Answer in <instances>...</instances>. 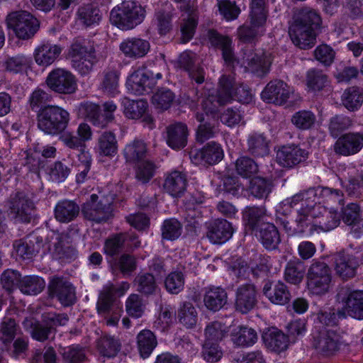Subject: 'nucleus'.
Instances as JSON below:
<instances>
[{
	"mask_svg": "<svg viewBox=\"0 0 363 363\" xmlns=\"http://www.w3.org/2000/svg\"><path fill=\"white\" fill-rule=\"evenodd\" d=\"M60 139L71 150L72 153L69 154V157L79 158L89 157V152L85 151L86 146L81 139L68 134L62 135Z\"/></svg>",
	"mask_w": 363,
	"mask_h": 363,
	"instance_id": "obj_51",
	"label": "nucleus"
},
{
	"mask_svg": "<svg viewBox=\"0 0 363 363\" xmlns=\"http://www.w3.org/2000/svg\"><path fill=\"white\" fill-rule=\"evenodd\" d=\"M305 272V266L301 261L290 260L285 267L284 278L288 283L298 285L303 281Z\"/></svg>",
	"mask_w": 363,
	"mask_h": 363,
	"instance_id": "obj_40",
	"label": "nucleus"
},
{
	"mask_svg": "<svg viewBox=\"0 0 363 363\" xmlns=\"http://www.w3.org/2000/svg\"><path fill=\"white\" fill-rule=\"evenodd\" d=\"M263 341L269 350L280 352L288 347V337L281 331H270L262 335Z\"/></svg>",
	"mask_w": 363,
	"mask_h": 363,
	"instance_id": "obj_45",
	"label": "nucleus"
},
{
	"mask_svg": "<svg viewBox=\"0 0 363 363\" xmlns=\"http://www.w3.org/2000/svg\"><path fill=\"white\" fill-rule=\"evenodd\" d=\"M187 125L182 122H176L167 127V143L172 149L184 148L187 143Z\"/></svg>",
	"mask_w": 363,
	"mask_h": 363,
	"instance_id": "obj_23",
	"label": "nucleus"
},
{
	"mask_svg": "<svg viewBox=\"0 0 363 363\" xmlns=\"http://www.w3.org/2000/svg\"><path fill=\"white\" fill-rule=\"evenodd\" d=\"M46 83L52 91L64 94H73L77 88L75 77L69 71L62 68L50 72Z\"/></svg>",
	"mask_w": 363,
	"mask_h": 363,
	"instance_id": "obj_11",
	"label": "nucleus"
},
{
	"mask_svg": "<svg viewBox=\"0 0 363 363\" xmlns=\"http://www.w3.org/2000/svg\"><path fill=\"white\" fill-rule=\"evenodd\" d=\"M208 38L213 47L222 50L225 62L229 65H233L236 60L232 48V40L228 36L222 35L213 29L208 31Z\"/></svg>",
	"mask_w": 363,
	"mask_h": 363,
	"instance_id": "obj_25",
	"label": "nucleus"
},
{
	"mask_svg": "<svg viewBox=\"0 0 363 363\" xmlns=\"http://www.w3.org/2000/svg\"><path fill=\"white\" fill-rule=\"evenodd\" d=\"M233 233L231 223L225 219H216L208 224L206 236L212 243L221 244L228 240Z\"/></svg>",
	"mask_w": 363,
	"mask_h": 363,
	"instance_id": "obj_18",
	"label": "nucleus"
},
{
	"mask_svg": "<svg viewBox=\"0 0 363 363\" xmlns=\"http://www.w3.org/2000/svg\"><path fill=\"white\" fill-rule=\"evenodd\" d=\"M45 286V282L43 278L30 275L22 277L19 289L23 294L35 295L40 293Z\"/></svg>",
	"mask_w": 363,
	"mask_h": 363,
	"instance_id": "obj_49",
	"label": "nucleus"
},
{
	"mask_svg": "<svg viewBox=\"0 0 363 363\" xmlns=\"http://www.w3.org/2000/svg\"><path fill=\"white\" fill-rule=\"evenodd\" d=\"M61 52L62 48L60 46L45 43L35 49V60L38 65L46 67L53 63Z\"/></svg>",
	"mask_w": 363,
	"mask_h": 363,
	"instance_id": "obj_31",
	"label": "nucleus"
},
{
	"mask_svg": "<svg viewBox=\"0 0 363 363\" xmlns=\"http://www.w3.org/2000/svg\"><path fill=\"white\" fill-rule=\"evenodd\" d=\"M316 216L315 223L313 225L318 226L320 229L324 231H329L335 228L340 222V217L336 211L328 210V208L322 206V208L318 211Z\"/></svg>",
	"mask_w": 363,
	"mask_h": 363,
	"instance_id": "obj_35",
	"label": "nucleus"
},
{
	"mask_svg": "<svg viewBox=\"0 0 363 363\" xmlns=\"http://www.w3.org/2000/svg\"><path fill=\"white\" fill-rule=\"evenodd\" d=\"M228 295L225 289L220 287H210L205 293L203 302L211 311H218L227 303Z\"/></svg>",
	"mask_w": 363,
	"mask_h": 363,
	"instance_id": "obj_32",
	"label": "nucleus"
},
{
	"mask_svg": "<svg viewBox=\"0 0 363 363\" xmlns=\"http://www.w3.org/2000/svg\"><path fill=\"white\" fill-rule=\"evenodd\" d=\"M174 93L167 89H160L152 96V104L157 109L165 111L168 109L174 100Z\"/></svg>",
	"mask_w": 363,
	"mask_h": 363,
	"instance_id": "obj_64",
	"label": "nucleus"
},
{
	"mask_svg": "<svg viewBox=\"0 0 363 363\" xmlns=\"http://www.w3.org/2000/svg\"><path fill=\"white\" fill-rule=\"evenodd\" d=\"M80 208L74 201L62 200L54 209L55 219L60 223H67L74 220L79 213Z\"/></svg>",
	"mask_w": 363,
	"mask_h": 363,
	"instance_id": "obj_30",
	"label": "nucleus"
},
{
	"mask_svg": "<svg viewBox=\"0 0 363 363\" xmlns=\"http://www.w3.org/2000/svg\"><path fill=\"white\" fill-rule=\"evenodd\" d=\"M79 115L86 118L93 125L99 128H104L106 125L107 121L101 114L99 106L91 102H84L79 106Z\"/></svg>",
	"mask_w": 363,
	"mask_h": 363,
	"instance_id": "obj_33",
	"label": "nucleus"
},
{
	"mask_svg": "<svg viewBox=\"0 0 363 363\" xmlns=\"http://www.w3.org/2000/svg\"><path fill=\"white\" fill-rule=\"evenodd\" d=\"M184 11L181 23L182 41L185 43L189 41L194 36L195 29L198 24V15L194 6L190 4L181 6Z\"/></svg>",
	"mask_w": 363,
	"mask_h": 363,
	"instance_id": "obj_19",
	"label": "nucleus"
},
{
	"mask_svg": "<svg viewBox=\"0 0 363 363\" xmlns=\"http://www.w3.org/2000/svg\"><path fill=\"white\" fill-rule=\"evenodd\" d=\"M126 86L133 93L137 95L143 94L153 86V82H149L148 77L145 76V70L138 69L128 77Z\"/></svg>",
	"mask_w": 363,
	"mask_h": 363,
	"instance_id": "obj_34",
	"label": "nucleus"
},
{
	"mask_svg": "<svg viewBox=\"0 0 363 363\" xmlns=\"http://www.w3.org/2000/svg\"><path fill=\"white\" fill-rule=\"evenodd\" d=\"M363 147V133H348L340 136L334 145L335 152L350 156L360 151Z\"/></svg>",
	"mask_w": 363,
	"mask_h": 363,
	"instance_id": "obj_17",
	"label": "nucleus"
},
{
	"mask_svg": "<svg viewBox=\"0 0 363 363\" xmlns=\"http://www.w3.org/2000/svg\"><path fill=\"white\" fill-rule=\"evenodd\" d=\"M137 346L140 355L146 359L157 345L155 335L150 330H143L137 335Z\"/></svg>",
	"mask_w": 363,
	"mask_h": 363,
	"instance_id": "obj_36",
	"label": "nucleus"
},
{
	"mask_svg": "<svg viewBox=\"0 0 363 363\" xmlns=\"http://www.w3.org/2000/svg\"><path fill=\"white\" fill-rule=\"evenodd\" d=\"M344 106L349 111L358 109L363 102L362 90L357 86L347 89L342 96Z\"/></svg>",
	"mask_w": 363,
	"mask_h": 363,
	"instance_id": "obj_48",
	"label": "nucleus"
},
{
	"mask_svg": "<svg viewBox=\"0 0 363 363\" xmlns=\"http://www.w3.org/2000/svg\"><path fill=\"white\" fill-rule=\"evenodd\" d=\"M291 123L298 130L312 128L316 121L315 114L310 111L302 110L296 112L291 118Z\"/></svg>",
	"mask_w": 363,
	"mask_h": 363,
	"instance_id": "obj_53",
	"label": "nucleus"
},
{
	"mask_svg": "<svg viewBox=\"0 0 363 363\" xmlns=\"http://www.w3.org/2000/svg\"><path fill=\"white\" fill-rule=\"evenodd\" d=\"M352 125V120L350 117L340 114L330 118L328 128L331 135L337 138Z\"/></svg>",
	"mask_w": 363,
	"mask_h": 363,
	"instance_id": "obj_60",
	"label": "nucleus"
},
{
	"mask_svg": "<svg viewBox=\"0 0 363 363\" xmlns=\"http://www.w3.org/2000/svg\"><path fill=\"white\" fill-rule=\"evenodd\" d=\"M145 11L133 1H124L118 9H113L110 14L113 24L123 30L132 29L144 19Z\"/></svg>",
	"mask_w": 363,
	"mask_h": 363,
	"instance_id": "obj_4",
	"label": "nucleus"
},
{
	"mask_svg": "<svg viewBox=\"0 0 363 363\" xmlns=\"http://www.w3.org/2000/svg\"><path fill=\"white\" fill-rule=\"evenodd\" d=\"M262 291L269 300L275 304L284 305L291 298L288 287L282 281H278L273 286L271 281H267L264 284Z\"/></svg>",
	"mask_w": 363,
	"mask_h": 363,
	"instance_id": "obj_28",
	"label": "nucleus"
},
{
	"mask_svg": "<svg viewBox=\"0 0 363 363\" xmlns=\"http://www.w3.org/2000/svg\"><path fill=\"white\" fill-rule=\"evenodd\" d=\"M306 84L310 89L320 91L328 85V76L320 69H310L306 74Z\"/></svg>",
	"mask_w": 363,
	"mask_h": 363,
	"instance_id": "obj_62",
	"label": "nucleus"
},
{
	"mask_svg": "<svg viewBox=\"0 0 363 363\" xmlns=\"http://www.w3.org/2000/svg\"><path fill=\"white\" fill-rule=\"evenodd\" d=\"M48 290L49 296L57 299L65 307L71 306L77 301L75 287L65 277H51Z\"/></svg>",
	"mask_w": 363,
	"mask_h": 363,
	"instance_id": "obj_8",
	"label": "nucleus"
},
{
	"mask_svg": "<svg viewBox=\"0 0 363 363\" xmlns=\"http://www.w3.org/2000/svg\"><path fill=\"white\" fill-rule=\"evenodd\" d=\"M221 97L217 95H208L202 101V108L205 112L204 116L206 118L213 119L214 121L217 117L219 112V106H224L227 101L220 100Z\"/></svg>",
	"mask_w": 363,
	"mask_h": 363,
	"instance_id": "obj_55",
	"label": "nucleus"
},
{
	"mask_svg": "<svg viewBox=\"0 0 363 363\" xmlns=\"http://www.w3.org/2000/svg\"><path fill=\"white\" fill-rule=\"evenodd\" d=\"M313 345L318 352L323 354H333L339 349L340 336L333 330L322 329L313 337Z\"/></svg>",
	"mask_w": 363,
	"mask_h": 363,
	"instance_id": "obj_15",
	"label": "nucleus"
},
{
	"mask_svg": "<svg viewBox=\"0 0 363 363\" xmlns=\"http://www.w3.org/2000/svg\"><path fill=\"white\" fill-rule=\"evenodd\" d=\"M97 350L104 357L108 358L115 357L121 350L119 340L113 336L105 335L97 340Z\"/></svg>",
	"mask_w": 363,
	"mask_h": 363,
	"instance_id": "obj_44",
	"label": "nucleus"
},
{
	"mask_svg": "<svg viewBox=\"0 0 363 363\" xmlns=\"http://www.w3.org/2000/svg\"><path fill=\"white\" fill-rule=\"evenodd\" d=\"M135 240V238L130 236L128 233H118L109 237L104 244L105 253L111 257L117 255L122 251L125 241Z\"/></svg>",
	"mask_w": 363,
	"mask_h": 363,
	"instance_id": "obj_46",
	"label": "nucleus"
},
{
	"mask_svg": "<svg viewBox=\"0 0 363 363\" xmlns=\"http://www.w3.org/2000/svg\"><path fill=\"white\" fill-rule=\"evenodd\" d=\"M129 286L130 285L128 282H122L121 285L118 286L113 284H109L104 286L99 294V298L110 302L111 301H118L116 299V297L123 296L129 289Z\"/></svg>",
	"mask_w": 363,
	"mask_h": 363,
	"instance_id": "obj_61",
	"label": "nucleus"
},
{
	"mask_svg": "<svg viewBox=\"0 0 363 363\" xmlns=\"http://www.w3.org/2000/svg\"><path fill=\"white\" fill-rule=\"evenodd\" d=\"M7 27L20 39H29L38 31V20L30 13L21 11L9 13L6 19Z\"/></svg>",
	"mask_w": 363,
	"mask_h": 363,
	"instance_id": "obj_6",
	"label": "nucleus"
},
{
	"mask_svg": "<svg viewBox=\"0 0 363 363\" xmlns=\"http://www.w3.org/2000/svg\"><path fill=\"white\" fill-rule=\"evenodd\" d=\"M44 246L43 237L36 232H33L23 239L16 240L13 243L17 255L24 259L32 258Z\"/></svg>",
	"mask_w": 363,
	"mask_h": 363,
	"instance_id": "obj_14",
	"label": "nucleus"
},
{
	"mask_svg": "<svg viewBox=\"0 0 363 363\" xmlns=\"http://www.w3.org/2000/svg\"><path fill=\"white\" fill-rule=\"evenodd\" d=\"M113 271L119 270L124 275H130L137 268V261L134 256L123 254L111 262Z\"/></svg>",
	"mask_w": 363,
	"mask_h": 363,
	"instance_id": "obj_52",
	"label": "nucleus"
},
{
	"mask_svg": "<svg viewBox=\"0 0 363 363\" xmlns=\"http://www.w3.org/2000/svg\"><path fill=\"white\" fill-rule=\"evenodd\" d=\"M293 93L292 89L284 81H270L262 91L261 96L264 101L276 105H284Z\"/></svg>",
	"mask_w": 363,
	"mask_h": 363,
	"instance_id": "obj_12",
	"label": "nucleus"
},
{
	"mask_svg": "<svg viewBox=\"0 0 363 363\" xmlns=\"http://www.w3.org/2000/svg\"><path fill=\"white\" fill-rule=\"evenodd\" d=\"M228 333V328L219 321L208 323L204 330L205 342H216L223 340Z\"/></svg>",
	"mask_w": 363,
	"mask_h": 363,
	"instance_id": "obj_47",
	"label": "nucleus"
},
{
	"mask_svg": "<svg viewBox=\"0 0 363 363\" xmlns=\"http://www.w3.org/2000/svg\"><path fill=\"white\" fill-rule=\"evenodd\" d=\"M123 104L124 113L126 117L131 119L143 118V122L151 127L153 119L150 116L146 114L148 108L146 101L125 99Z\"/></svg>",
	"mask_w": 363,
	"mask_h": 363,
	"instance_id": "obj_22",
	"label": "nucleus"
},
{
	"mask_svg": "<svg viewBox=\"0 0 363 363\" xmlns=\"http://www.w3.org/2000/svg\"><path fill=\"white\" fill-rule=\"evenodd\" d=\"M320 22V16L313 9L303 8L296 11L289 28L293 43L303 50L313 47L316 37L315 29Z\"/></svg>",
	"mask_w": 363,
	"mask_h": 363,
	"instance_id": "obj_1",
	"label": "nucleus"
},
{
	"mask_svg": "<svg viewBox=\"0 0 363 363\" xmlns=\"http://www.w3.org/2000/svg\"><path fill=\"white\" fill-rule=\"evenodd\" d=\"M113 207L111 201L106 198L99 199L93 194L90 199L82 206V213L88 220L101 223L107 221L112 216Z\"/></svg>",
	"mask_w": 363,
	"mask_h": 363,
	"instance_id": "obj_7",
	"label": "nucleus"
},
{
	"mask_svg": "<svg viewBox=\"0 0 363 363\" xmlns=\"http://www.w3.org/2000/svg\"><path fill=\"white\" fill-rule=\"evenodd\" d=\"M196 120L200 122L196 130V140L201 143L214 137L216 134L215 120L206 118L203 113H197Z\"/></svg>",
	"mask_w": 363,
	"mask_h": 363,
	"instance_id": "obj_42",
	"label": "nucleus"
},
{
	"mask_svg": "<svg viewBox=\"0 0 363 363\" xmlns=\"http://www.w3.org/2000/svg\"><path fill=\"white\" fill-rule=\"evenodd\" d=\"M136 178L143 183H147L154 176L156 165L150 160H136Z\"/></svg>",
	"mask_w": 363,
	"mask_h": 363,
	"instance_id": "obj_63",
	"label": "nucleus"
},
{
	"mask_svg": "<svg viewBox=\"0 0 363 363\" xmlns=\"http://www.w3.org/2000/svg\"><path fill=\"white\" fill-rule=\"evenodd\" d=\"M264 26V24L250 20L249 24L246 23L238 28V37L242 43H253L263 35Z\"/></svg>",
	"mask_w": 363,
	"mask_h": 363,
	"instance_id": "obj_38",
	"label": "nucleus"
},
{
	"mask_svg": "<svg viewBox=\"0 0 363 363\" xmlns=\"http://www.w3.org/2000/svg\"><path fill=\"white\" fill-rule=\"evenodd\" d=\"M9 208L12 218L18 222L29 223L33 217L35 206L33 201L23 191L11 195Z\"/></svg>",
	"mask_w": 363,
	"mask_h": 363,
	"instance_id": "obj_9",
	"label": "nucleus"
},
{
	"mask_svg": "<svg viewBox=\"0 0 363 363\" xmlns=\"http://www.w3.org/2000/svg\"><path fill=\"white\" fill-rule=\"evenodd\" d=\"M187 184L185 174L173 171L167 176L163 186L165 191L172 196L181 197L186 189Z\"/></svg>",
	"mask_w": 363,
	"mask_h": 363,
	"instance_id": "obj_29",
	"label": "nucleus"
},
{
	"mask_svg": "<svg viewBox=\"0 0 363 363\" xmlns=\"http://www.w3.org/2000/svg\"><path fill=\"white\" fill-rule=\"evenodd\" d=\"M334 259L336 274L342 279H347L355 275L359 264L354 256L340 252L335 255Z\"/></svg>",
	"mask_w": 363,
	"mask_h": 363,
	"instance_id": "obj_20",
	"label": "nucleus"
},
{
	"mask_svg": "<svg viewBox=\"0 0 363 363\" xmlns=\"http://www.w3.org/2000/svg\"><path fill=\"white\" fill-rule=\"evenodd\" d=\"M259 237L263 246L269 250L277 249L281 242L280 235L276 226L269 223L261 225Z\"/></svg>",
	"mask_w": 363,
	"mask_h": 363,
	"instance_id": "obj_37",
	"label": "nucleus"
},
{
	"mask_svg": "<svg viewBox=\"0 0 363 363\" xmlns=\"http://www.w3.org/2000/svg\"><path fill=\"white\" fill-rule=\"evenodd\" d=\"M196 55L190 51L182 52L179 57V64L189 73L190 78L197 84L204 82V71L199 65L196 64Z\"/></svg>",
	"mask_w": 363,
	"mask_h": 363,
	"instance_id": "obj_27",
	"label": "nucleus"
},
{
	"mask_svg": "<svg viewBox=\"0 0 363 363\" xmlns=\"http://www.w3.org/2000/svg\"><path fill=\"white\" fill-rule=\"evenodd\" d=\"M67 58L72 67L82 75L90 73L94 65L99 60L94 43L85 40H76L71 44Z\"/></svg>",
	"mask_w": 363,
	"mask_h": 363,
	"instance_id": "obj_2",
	"label": "nucleus"
},
{
	"mask_svg": "<svg viewBox=\"0 0 363 363\" xmlns=\"http://www.w3.org/2000/svg\"><path fill=\"white\" fill-rule=\"evenodd\" d=\"M339 298L345 303L347 314L356 319H363V291H352L348 287H342L337 294Z\"/></svg>",
	"mask_w": 363,
	"mask_h": 363,
	"instance_id": "obj_13",
	"label": "nucleus"
},
{
	"mask_svg": "<svg viewBox=\"0 0 363 363\" xmlns=\"http://www.w3.org/2000/svg\"><path fill=\"white\" fill-rule=\"evenodd\" d=\"M96 308L99 314L103 315L107 325L116 326L123 312L120 301H108L98 298Z\"/></svg>",
	"mask_w": 363,
	"mask_h": 363,
	"instance_id": "obj_24",
	"label": "nucleus"
},
{
	"mask_svg": "<svg viewBox=\"0 0 363 363\" xmlns=\"http://www.w3.org/2000/svg\"><path fill=\"white\" fill-rule=\"evenodd\" d=\"M179 322L186 328H193L197 321V312L192 303L184 302L178 311Z\"/></svg>",
	"mask_w": 363,
	"mask_h": 363,
	"instance_id": "obj_59",
	"label": "nucleus"
},
{
	"mask_svg": "<svg viewBox=\"0 0 363 363\" xmlns=\"http://www.w3.org/2000/svg\"><path fill=\"white\" fill-rule=\"evenodd\" d=\"M124 155L126 159H144L151 157L147 145L142 140H134L124 149Z\"/></svg>",
	"mask_w": 363,
	"mask_h": 363,
	"instance_id": "obj_58",
	"label": "nucleus"
},
{
	"mask_svg": "<svg viewBox=\"0 0 363 363\" xmlns=\"http://www.w3.org/2000/svg\"><path fill=\"white\" fill-rule=\"evenodd\" d=\"M78 16L79 19L86 26L98 23L101 18V13L98 7L92 4H87L79 8Z\"/></svg>",
	"mask_w": 363,
	"mask_h": 363,
	"instance_id": "obj_57",
	"label": "nucleus"
},
{
	"mask_svg": "<svg viewBox=\"0 0 363 363\" xmlns=\"http://www.w3.org/2000/svg\"><path fill=\"white\" fill-rule=\"evenodd\" d=\"M272 189L271 181L262 177H255L250 181V194L259 199L267 198Z\"/></svg>",
	"mask_w": 363,
	"mask_h": 363,
	"instance_id": "obj_56",
	"label": "nucleus"
},
{
	"mask_svg": "<svg viewBox=\"0 0 363 363\" xmlns=\"http://www.w3.org/2000/svg\"><path fill=\"white\" fill-rule=\"evenodd\" d=\"M119 48L126 57L136 59L146 55L150 46L149 42L144 39L132 38L124 40Z\"/></svg>",
	"mask_w": 363,
	"mask_h": 363,
	"instance_id": "obj_26",
	"label": "nucleus"
},
{
	"mask_svg": "<svg viewBox=\"0 0 363 363\" xmlns=\"http://www.w3.org/2000/svg\"><path fill=\"white\" fill-rule=\"evenodd\" d=\"M317 188H310L303 191L301 209L298 211L296 218L297 225H300V231H304V229L310 224L311 218L316 216V211L322 208L320 205Z\"/></svg>",
	"mask_w": 363,
	"mask_h": 363,
	"instance_id": "obj_10",
	"label": "nucleus"
},
{
	"mask_svg": "<svg viewBox=\"0 0 363 363\" xmlns=\"http://www.w3.org/2000/svg\"><path fill=\"white\" fill-rule=\"evenodd\" d=\"M68 121V112L55 106L44 107L38 115V127L48 134L55 135L62 132Z\"/></svg>",
	"mask_w": 363,
	"mask_h": 363,
	"instance_id": "obj_5",
	"label": "nucleus"
},
{
	"mask_svg": "<svg viewBox=\"0 0 363 363\" xmlns=\"http://www.w3.org/2000/svg\"><path fill=\"white\" fill-rule=\"evenodd\" d=\"M308 290L315 295L328 293L333 286L332 269L329 265L318 259H313L306 274Z\"/></svg>",
	"mask_w": 363,
	"mask_h": 363,
	"instance_id": "obj_3",
	"label": "nucleus"
},
{
	"mask_svg": "<svg viewBox=\"0 0 363 363\" xmlns=\"http://www.w3.org/2000/svg\"><path fill=\"white\" fill-rule=\"evenodd\" d=\"M115 135L104 132L98 139V152L101 157H115L118 152V144Z\"/></svg>",
	"mask_w": 363,
	"mask_h": 363,
	"instance_id": "obj_41",
	"label": "nucleus"
},
{
	"mask_svg": "<svg viewBox=\"0 0 363 363\" xmlns=\"http://www.w3.org/2000/svg\"><path fill=\"white\" fill-rule=\"evenodd\" d=\"M24 328L29 330L31 337L38 342L46 341L51 333L50 326L41 323L34 318H26L23 323Z\"/></svg>",
	"mask_w": 363,
	"mask_h": 363,
	"instance_id": "obj_39",
	"label": "nucleus"
},
{
	"mask_svg": "<svg viewBox=\"0 0 363 363\" xmlns=\"http://www.w3.org/2000/svg\"><path fill=\"white\" fill-rule=\"evenodd\" d=\"M248 152L252 157H264L269 154V147L262 135H252L248 140Z\"/></svg>",
	"mask_w": 363,
	"mask_h": 363,
	"instance_id": "obj_54",
	"label": "nucleus"
},
{
	"mask_svg": "<svg viewBox=\"0 0 363 363\" xmlns=\"http://www.w3.org/2000/svg\"><path fill=\"white\" fill-rule=\"evenodd\" d=\"M257 303V292L252 284H245L238 287L235 294V308L242 313H247Z\"/></svg>",
	"mask_w": 363,
	"mask_h": 363,
	"instance_id": "obj_16",
	"label": "nucleus"
},
{
	"mask_svg": "<svg viewBox=\"0 0 363 363\" xmlns=\"http://www.w3.org/2000/svg\"><path fill=\"white\" fill-rule=\"evenodd\" d=\"M245 55L246 68L255 75L262 77L269 72L271 61L266 55L250 50L248 53H245Z\"/></svg>",
	"mask_w": 363,
	"mask_h": 363,
	"instance_id": "obj_21",
	"label": "nucleus"
},
{
	"mask_svg": "<svg viewBox=\"0 0 363 363\" xmlns=\"http://www.w3.org/2000/svg\"><path fill=\"white\" fill-rule=\"evenodd\" d=\"M134 286L139 293L145 296L154 294L158 289L155 277L147 272L139 273L135 278Z\"/></svg>",
	"mask_w": 363,
	"mask_h": 363,
	"instance_id": "obj_43",
	"label": "nucleus"
},
{
	"mask_svg": "<svg viewBox=\"0 0 363 363\" xmlns=\"http://www.w3.org/2000/svg\"><path fill=\"white\" fill-rule=\"evenodd\" d=\"M257 335L252 328L241 326L232 334V340L238 346H250L255 343Z\"/></svg>",
	"mask_w": 363,
	"mask_h": 363,
	"instance_id": "obj_50",
	"label": "nucleus"
}]
</instances>
